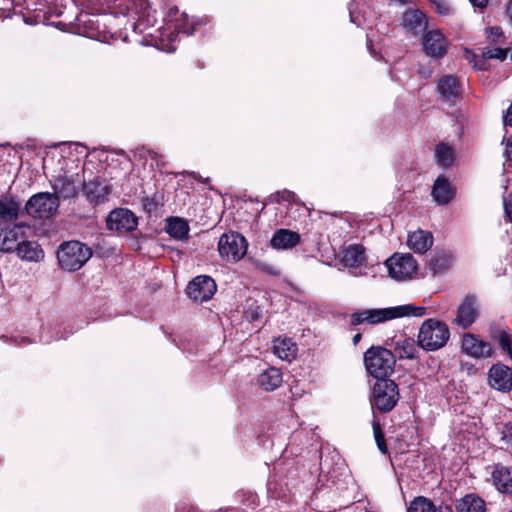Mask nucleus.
I'll return each mask as SVG.
<instances>
[{"label":"nucleus","instance_id":"obj_25","mask_svg":"<svg viewBox=\"0 0 512 512\" xmlns=\"http://www.w3.org/2000/svg\"><path fill=\"white\" fill-rule=\"evenodd\" d=\"M495 487L503 493L512 492V467L497 464L492 472Z\"/></svg>","mask_w":512,"mask_h":512},{"label":"nucleus","instance_id":"obj_46","mask_svg":"<svg viewBox=\"0 0 512 512\" xmlns=\"http://www.w3.org/2000/svg\"><path fill=\"white\" fill-rule=\"evenodd\" d=\"M258 267H259L262 271H264V272H266V273H268V274H270V275H275V274H277V270H276V269H275V267H274V266H272V265L265 264V263H259V264H258Z\"/></svg>","mask_w":512,"mask_h":512},{"label":"nucleus","instance_id":"obj_33","mask_svg":"<svg viewBox=\"0 0 512 512\" xmlns=\"http://www.w3.org/2000/svg\"><path fill=\"white\" fill-rule=\"evenodd\" d=\"M436 162L441 167H449L455 158L454 150L451 146L441 143L435 149Z\"/></svg>","mask_w":512,"mask_h":512},{"label":"nucleus","instance_id":"obj_32","mask_svg":"<svg viewBox=\"0 0 512 512\" xmlns=\"http://www.w3.org/2000/svg\"><path fill=\"white\" fill-rule=\"evenodd\" d=\"M394 348L400 358L412 359L415 357L416 345L412 338L400 337L395 341Z\"/></svg>","mask_w":512,"mask_h":512},{"label":"nucleus","instance_id":"obj_13","mask_svg":"<svg viewBox=\"0 0 512 512\" xmlns=\"http://www.w3.org/2000/svg\"><path fill=\"white\" fill-rule=\"evenodd\" d=\"M81 184V180L78 174H72L70 176L63 175L55 178L52 188L54 195L63 199L75 197L78 194V189Z\"/></svg>","mask_w":512,"mask_h":512},{"label":"nucleus","instance_id":"obj_12","mask_svg":"<svg viewBox=\"0 0 512 512\" xmlns=\"http://www.w3.org/2000/svg\"><path fill=\"white\" fill-rule=\"evenodd\" d=\"M488 381L491 388L510 392L512 390V369L504 364H494L489 369Z\"/></svg>","mask_w":512,"mask_h":512},{"label":"nucleus","instance_id":"obj_8","mask_svg":"<svg viewBox=\"0 0 512 512\" xmlns=\"http://www.w3.org/2000/svg\"><path fill=\"white\" fill-rule=\"evenodd\" d=\"M391 278L402 281L410 278L417 271V263L411 254H394L386 260Z\"/></svg>","mask_w":512,"mask_h":512},{"label":"nucleus","instance_id":"obj_35","mask_svg":"<svg viewBox=\"0 0 512 512\" xmlns=\"http://www.w3.org/2000/svg\"><path fill=\"white\" fill-rule=\"evenodd\" d=\"M373 434L378 449L380 450L381 453L386 454L388 452V448L385 442V437L382 432L381 426L377 421L373 422Z\"/></svg>","mask_w":512,"mask_h":512},{"label":"nucleus","instance_id":"obj_56","mask_svg":"<svg viewBox=\"0 0 512 512\" xmlns=\"http://www.w3.org/2000/svg\"><path fill=\"white\" fill-rule=\"evenodd\" d=\"M511 59H512V51H511Z\"/></svg>","mask_w":512,"mask_h":512},{"label":"nucleus","instance_id":"obj_39","mask_svg":"<svg viewBox=\"0 0 512 512\" xmlns=\"http://www.w3.org/2000/svg\"><path fill=\"white\" fill-rule=\"evenodd\" d=\"M294 193L288 190H283L275 193L271 196L272 201H275L277 203L281 201H292L294 199Z\"/></svg>","mask_w":512,"mask_h":512},{"label":"nucleus","instance_id":"obj_49","mask_svg":"<svg viewBox=\"0 0 512 512\" xmlns=\"http://www.w3.org/2000/svg\"><path fill=\"white\" fill-rule=\"evenodd\" d=\"M475 7L484 8L488 4V0H469Z\"/></svg>","mask_w":512,"mask_h":512},{"label":"nucleus","instance_id":"obj_51","mask_svg":"<svg viewBox=\"0 0 512 512\" xmlns=\"http://www.w3.org/2000/svg\"><path fill=\"white\" fill-rule=\"evenodd\" d=\"M507 14L512 22V0L510 1L508 7H507Z\"/></svg>","mask_w":512,"mask_h":512},{"label":"nucleus","instance_id":"obj_55","mask_svg":"<svg viewBox=\"0 0 512 512\" xmlns=\"http://www.w3.org/2000/svg\"><path fill=\"white\" fill-rule=\"evenodd\" d=\"M508 512H512V507H511V510H509Z\"/></svg>","mask_w":512,"mask_h":512},{"label":"nucleus","instance_id":"obj_19","mask_svg":"<svg viewBox=\"0 0 512 512\" xmlns=\"http://www.w3.org/2000/svg\"><path fill=\"white\" fill-rule=\"evenodd\" d=\"M437 91L443 101L454 102L460 96V85L451 75L443 76L437 85Z\"/></svg>","mask_w":512,"mask_h":512},{"label":"nucleus","instance_id":"obj_26","mask_svg":"<svg viewBox=\"0 0 512 512\" xmlns=\"http://www.w3.org/2000/svg\"><path fill=\"white\" fill-rule=\"evenodd\" d=\"M341 260L343 264L350 269L360 267L365 262L364 247L359 244L348 246L342 251Z\"/></svg>","mask_w":512,"mask_h":512},{"label":"nucleus","instance_id":"obj_10","mask_svg":"<svg viewBox=\"0 0 512 512\" xmlns=\"http://www.w3.org/2000/svg\"><path fill=\"white\" fill-rule=\"evenodd\" d=\"M480 313V302L475 295L468 294L458 306L454 323L463 329L469 328Z\"/></svg>","mask_w":512,"mask_h":512},{"label":"nucleus","instance_id":"obj_30","mask_svg":"<svg viewBox=\"0 0 512 512\" xmlns=\"http://www.w3.org/2000/svg\"><path fill=\"white\" fill-rule=\"evenodd\" d=\"M166 232L177 240L188 238L189 225L188 222L180 217H170L166 220Z\"/></svg>","mask_w":512,"mask_h":512},{"label":"nucleus","instance_id":"obj_20","mask_svg":"<svg viewBox=\"0 0 512 512\" xmlns=\"http://www.w3.org/2000/svg\"><path fill=\"white\" fill-rule=\"evenodd\" d=\"M21 202L13 196H4L0 199V225L12 222L19 216Z\"/></svg>","mask_w":512,"mask_h":512},{"label":"nucleus","instance_id":"obj_43","mask_svg":"<svg viewBox=\"0 0 512 512\" xmlns=\"http://www.w3.org/2000/svg\"><path fill=\"white\" fill-rule=\"evenodd\" d=\"M488 38L492 41H495V38L500 37L502 35V30L500 27H491L487 29Z\"/></svg>","mask_w":512,"mask_h":512},{"label":"nucleus","instance_id":"obj_7","mask_svg":"<svg viewBox=\"0 0 512 512\" xmlns=\"http://www.w3.org/2000/svg\"><path fill=\"white\" fill-rule=\"evenodd\" d=\"M59 207L58 197L49 192L33 195L26 203L27 213L33 217L49 218Z\"/></svg>","mask_w":512,"mask_h":512},{"label":"nucleus","instance_id":"obj_16","mask_svg":"<svg viewBox=\"0 0 512 512\" xmlns=\"http://www.w3.org/2000/svg\"><path fill=\"white\" fill-rule=\"evenodd\" d=\"M83 192L90 203L97 205L106 200L110 191L107 185L95 178L84 183Z\"/></svg>","mask_w":512,"mask_h":512},{"label":"nucleus","instance_id":"obj_17","mask_svg":"<svg viewBox=\"0 0 512 512\" xmlns=\"http://www.w3.org/2000/svg\"><path fill=\"white\" fill-rule=\"evenodd\" d=\"M15 251L18 257L25 261L38 262L44 257V252L40 245L35 241L25 240L24 235L23 239L19 241V245H17Z\"/></svg>","mask_w":512,"mask_h":512},{"label":"nucleus","instance_id":"obj_45","mask_svg":"<svg viewBox=\"0 0 512 512\" xmlns=\"http://www.w3.org/2000/svg\"><path fill=\"white\" fill-rule=\"evenodd\" d=\"M174 28L178 32H182V33H185L187 35H191L194 32V28L193 27L192 28H188L185 24H181V23L175 24Z\"/></svg>","mask_w":512,"mask_h":512},{"label":"nucleus","instance_id":"obj_52","mask_svg":"<svg viewBox=\"0 0 512 512\" xmlns=\"http://www.w3.org/2000/svg\"><path fill=\"white\" fill-rule=\"evenodd\" d=\"M361 337L362 335L360 333L356 334L352 339L353 344L356 345L361 340Z\"/></svg>","mask_w":512,"mask_h":512},{"label":"nucleus","instance_id":"obj_28","mask_svg":"<svg viewBox=\"0 0 512 512\" xmlns=\"http://www.w3.org/2000/svg\"><path fill=\"white\" fill-rule=\"evenodd\" d=\"M297 345L290 338H277L273 342V352L281 360L291 361L297 355Z\"/></svg>","mask_w":512,"mask_h":512},{"label":"nucleus","instance_id":"obj_54","mask_svg":"<svg viewBox=\"0 0 512 512\" xmlns=\"http://www.w3.org/2000/svg\"><path fill=\"white\" fill-rule=\"evenodd\" d=\"M475 66H476L478 69H483V66H482V65H479V66H478L477 64H475Z\"/></svg>","mask_w":512,"mask_h":512},{"label":"nucleus","instance_id":"obj_47","mask_svg":"<svg viewBox=\"0 0 512 512\" xmlns=\"http://www.w3.org/2000/svg\"><path fill=\"white\" fill-rule=\"evenodd\" d=\"M504 125H508L512 127V104L506 111V114L503 117Z\"/></svg>","mask_w":512,"mask_h":512},{"label":"nucleus","instance_id":"obj_48","mask_svg":"<svg viewBox=\"0 0 512 512\" xmlns=\"http://www.w3.org/2000/svg\"><path fill=\"white\" fill-rule=\"evenodd\" d=\"M505 154L507 160L512 162V137L507 139Z\"/></svg>","mask_w":512,"mask_h":512},{"label":"nucleus","instance_id":"obj_21","mask_svg":"<svg viewBox=\"0 0 512 512\" xmlns=\"http://www.w3.org/2000/svg\"><path fill=\"white\" fill-rule=\"evenodd\" d=\"M21 239H23L22 226L15 225L10 229H0V251H15Z\"/></svg>","mask_w":512,"mask_h":512},{"label":"nucleus","instance_id":"obj_24","mask_svg":"<svg viewBox=\"0 0 512 512\" xmlns=\"http://www.w3.org/2000/svg\"><path fill=\"white\" fill-rule=\"evenodd\" d=\"M433 244V236L430 232L417 230L408 235L407 245L415 253H425Z\"/></svg>","mask_w":512,"mask_h":512},{"label":"nucleus","instance_id":"obj_4","mask_svg":"<svg viewBox=\"0 0 512 512\" xmlns=\"http://www.w3.org/2000/svg\"><path fill=\"white\" fill-rule=\"evenodd\" d=\"M449 337L450 332L445 323L428 319L420 327L418 344L427 351H435L442 348Z\"/></svg>","mask_w":512,"mask_h":512},{"label":"nucleus","instance_id":"obj_42","mask_svg":"<svg viewBox=\"0 0 512 512\" xmlns=\"http://www.w3.org/2000/svg\"><path fill=\"white\" fill-rule=\"evenodd\" d=\"M141 1V12H140V15H139V18H138V22H139V25L141 24V19L143 17H147V21L149 23H151L150 21V10L148 9V6L149 4L145 1V0H140Z\"/></svg>","mask_w":512,"mask_h":512},{"label":"nucleus","instance_id":"obj_15","mask_svg":"<svg viewBox=\"0 0 512 512\" xmlns=\"http://www.w3.org/2000/svg\"><path fill=\"white\" fill-rule=\"evenodd\" d=\"M422 44L426 54L431 57H443L447 52V41L438 30L428 31Z\"/></svg>","mask_w":512,"mask_h":512},{"label":"nucleus","instance_id":"obj_9","mask_svg":"<svg viewBox=\"0 0 512 512\" xmlns=\"http://www.w3.org/2000/svg\"><path fill=\"white\" fill-rule=\"evenodd\" d=\"M216 290V283L210 276L199 275L189 282L186 293L193 301L202 303L211 299Z\"/></svg>","mask_w":512,"mask_h":512},{"label":"nucleus","instance_id":"obj_22","mask_svg":"<svg viewBox=\"0 0 512 512\" xmlns=\"http://www.w3.org/2000/svg\"><path fill=\"white\" fill-rule=\"evenodd\" d=\"M405 29L414 35L421 34L427 28L425 15L419 10H408L402 17Z\"/></svg>","mask_w":512,"mask_h":512},{"label":"nucleus","instance_id":"obj_5","mask_svg":"<svg viewBox=\"0 0 512 512\" xmlns=\"http://www.w3.org/2000/svg\"><path fill=\"white\" fill-rule=\"evenodd\" d=\"M399 400L397 384L389 379L378 380L373 387L371 405L380 412L391 411Z\"/></svg>","mask_w":512,"mask_h":512},{"label":"nucleus","instance_id":"obj_1","mask_svg":"<svg viewBox=\"0 0 512 512\" xmlns=\"http://www.w3.org/2000/svg\"><path fill=\"white\" fill-rule=\"evenodd\" d=\"M425 314V307L416 306L414 304H405L395 307L367 309L354 312L351 315L350 322L352 325H359L364 322L374 325L405 316L421 317Z\"/></svg>","mask_w":512,"mask_h":512},{"label":"nucleus","instance_id":"obj_27","mask_svg":"<svg viewBox=\"0 0 512 512\" xmlns=\"http://www.w3.org/2000/svg\"><path fill=\"white\" fill-rule=\"evenodd\" d=\"M283 382V374L280 369L270 367L264 370L258 376V384L266 391H274L281 386Z\"/></svg>","mask_w":512,"mask_h":512},{"label":"nucleus","instance_id":"obj_6","mask_svg":"<svg viewBox=\"0 0 512 512\" xmlns=\"http://www.w3.org/2000/svg\"><path fill=\"white\" fill-rule=\"evenodd\" d=\"M248 243L244 236L237 232L224 233L218 241L220 257L228 262H238L247 252Z\"/></svg>","mask_w":512,"mask_h":512},{"label":"nucleus","instance_id":"obj_53","mask_svg":"<svg viewBox=\"0 0 512 512\" xmlns=\"http://www.w3.org/2000/svg\"><path fill=\"white\" fill-rule=\"evenodd\" d=\"M398 2H400L401 4H405L408 2V0H397Z\"/></svg>","mask_w":512,"mask_h":512},{"label":"nucleus","instance_id":"obj_31","mask_svg":"<svg viewBox=\"0 0 512 512\" xmlns=\"http://www.w3.org/2000/svg\"><path fill=\"white\" fill-rule=\"evenodd\" d=\"M456 509L458 512H484L485 502L475 494H468L457 501Z\"/></svg>","mask_w":512,"mask_h":512},{"label":"nucleus","instance_id":"obj_2","mask_svg":"<svg viewBox=\"0 0 512 512\" xmlns=\"http://www.w3.org/2000/svg\"><path fill=\"white\" fill-rule=\"evenodd\" d=\"M367 371L378 380L386 379L394 371L395 355L383 347H371L364 354Z\"/></svg>","mask_w":512,"mask_h":512},{"label":"nucleus","instance_id":"obj_3","mask_svg":"<svg viewBox=\"0 0 512 512\" xmlns=\"http://www.w3.org/2000/svg\"><path fill=\"white\" fill-rule=\"evenodd\" d=\"M91 256V249L79 241L65 242L57 251L59 265L67 271L79 270Z\"/></svg>","mask_w":512,"mask_h":512},{"label":"nucleus","instance_id":"obj_40","mask_svg":"<svg viewBox=\"0 0 512 512\" xmlns=\"http://www.w3.org/2000/svg\"><path fill=\"white\" fill-rule=\"evenodd\" d=\"M502 441L506 444L507 448H512V423H508L504 426Z\"/></svg>","mask_w":512,"mask_h":512},{"label":"nucleus","instance_id":"obj_34","mask_svg":"<svg viewBox=\"0 0 512 512\" xmlns=\"http://www.w3.org/2000/svg\"><path fill=\"white\" fill-rule=\"evenodd\" d=\"M435 505L425 497L415 498L408 507V512H433Z\"/></svg>","mask_w":512,"mask_h":512},{"label":"nucleus","instance_id":"obj_14","mask_svg":"<svg viewBox=\"0 0 512 512\" xmlns=\"http://www.w3.org/2000/svg\"><path fill=\"white\" fill-rule=\"evenodd\" d=\"M462 351L473 358H486L491 356L492 347L473 334H465L462 340Z\"/></svg>","mask_w":512,"mask_h":512},{"label":"nucleus","instance_id":"obj_44","mask_svg":"<svg viewBox=\"0 0 512 512\" xmlns=\"http://www.w3.org/2000/svg\"><path fill=\"white\" fill-rule=\"evenodd\" d=\"M504 209L506 215L512 221V196H509L508 198L504 199Z\"/></svg>","mask_w":512,"mask_h":512},{"label":"nucleus","instance_id":"obj_37","mask_svg":"<svg viewBox=\"0 0 512 512\" xmlns=\"http://www.w3.org/2000/svg\"><path fill=\"white\" fill-rule=\"evenodd\" d=\"M498 343H499V346H500V347H501L505 352H507V354L509 355V357L512 359V344H511L510 335H509L507 332L502 331V332L499 334Z\"/></svg>","mask_w":512,"mask_h":512},{"label":"nucleus","instance_id":"obj_41","mask_svg":"<svg viewBox=\"0 0 512 512\" xmlns=\"http://www.w3.org/2000/svg\"><path fill=\"white\" fill-rule=\"evenodd\" d=\"M13 6V0H0V17L7 16Z\"/></svg>","mask_w":512,"mask_h":512},{"label":"nucleus","instance_id":"obj_36","mask_svg":"<svg viewBox=\"0 0 512 512\" xmlns=\"http://www.w3.org/2000/svg\"><path fill=\"white\" fill-rule=\"evenodd\" d=\"M508 49H503L499 47L490 48L483 51L482 57L483 59H497L504 60L507 57Z\"/></svg>","mask_w":512,"mask_h":512},{"label":"nucleus","instance_id":"obj_18","mask_svg":"<svg viewBox=\"0 0 512 512\" xmlns=\"http://www.w3.org/2000/svg\"><path fill=\"white\" fill-rule=\"evenodd\" d=\"M300 242V235L297 232L288 229L277 230L271 240L270 244L274 249L285 250L298 245Z\"/></svg>","mask_w":512,"mask_h":512},{"label":"nucleus","instance_id":"obj_50","mask_svg":"<svg viewBox=\"0 0 512 512\" xmlns=\"http://www.w3.org/2000/svg\"><path fill=\"white\" fill-rule=\"evenodd\" d=\"M433 512H454L450 506H439L438 508L434 507Z\"/></svg>","mask_w":512,"mask_h":512},{"label":"nucleus","instance_id":"obj_38","mask_svg":"<svg viewBox=\"0 0 512 512\" xmlns=\"http://www.w3.org/2000/svg\"><path fill=\"white\" fill-rule=\"evenodd\" d=\"M430 2L438 14L445 16L450 13L451 7L447 0H430Z\"/></svg>","mask_w":512,"mask_h":512},{"label":"nucleus","instance_id":"obj_11","mask_svg":"<svg viewBox=\"0 0 512 512\" xmlns=\"http://www.w3.org/2000/svg\"><path fill=\"white\" fill-rule=\"evenodd\" d=\"M138 218L128 209H115L107 217V227L119 232H131L137 228Z\"/></svg>","mask_w":512,"mask_h":512},{"label":"nucleus","instance_id":"obj_29","mask_svg":"<svg viewBox=\"0 0 512 512\" xmlns=\"http://www.w3.org/2000/svg\"><path fill=\"white\" fill-rule=\"evenodd\" d=\"M454 263V257L449 251H441L431 257L429 268L433 275H440L447 272Z\"/></svg>","mask_w":512,"mask_h":512},{"label":"nucleus","instance_id":"obj_23","mask_svg":"<svg viewBox=\"0 0 512 512\" xmlns=\"http://www.w3.org/2000/svg\"><path fill=\"white\" fill-rule=\"evenodd\" d=\"M431 194L436 203L445 205L453 199L455 190L445 177L440 176L435 180Z\"/></svg>","mask_w":512,"mask_h":512}]
</instances>
